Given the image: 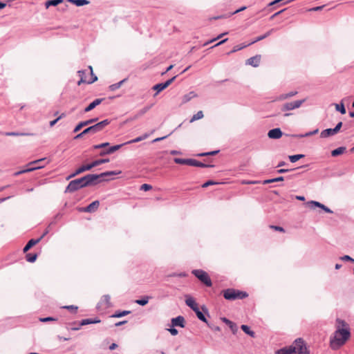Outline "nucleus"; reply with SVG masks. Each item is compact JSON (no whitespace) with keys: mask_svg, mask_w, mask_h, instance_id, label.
<instances>
[{"mask_svg":"<svg viewBox=\"0 0 354 354\" xmlns=\"http://www.w3.org/2000/svg\"><path fill=\"white\" fill-rule=\"evenodd\" d=\"M100 206V202L98 201H93L88 206L82 209V211L85 212H94Z\"/></svg>","mask_w":354,"mask_h":354,"instance_id":"18","label":"nucleus"},{"mask_svg":"<svg viewBox=\"0 0 354 354\" xmlns=\"http://www.w3.org/2000/svg\"><path fill=\"white\" fill-rule=\"evenodd\" d=\"M277 30L276 28H272L270 30H269L268 32H266L265 34L261 35V36H259L257 37H256L253 41H252L250 44H248V45H251V44H253L257 41H261L266 38H267L268 37H269L272 32H275Z\"/></svg>","mask_w":354,"mask_h":354,"instance_id":"22","label":"nucleus"},{"mask_svg":"<svg viewBox=\"0 0 354 354\" xmlns=\"http://www.w3.org/2000/svg\"><path fill=\"white\" fill-rule=\"evenodd\" d=\"M304 102H305V100L303 99V100H296L294 102L285 103L281 106V111L283 112H286L288 111L294 110L295 109H298L301 106V104Z\"/></svg>","mask_w":354,"mask_h":354,"instance_id":"8","label":"nucleus"},{"mask_svg":"<svg viewBox=\"0 0 354 354\" xmlns=\"http://www.w3.org/2000/svg\"><path fill=\"white\" fill-rule=\"evenodd\" d=\"M283 136V132L280 128H274L269 130L268 136L270 139H279Z\"/></svg>","mask_w":354,"mask_h":354,"instance_id":"14","label":"nucleus"},{"mask_svg":"<svg viewBox=\"0 0 354 354\" xmlns=\"http://www.w3.org/2000/svg\"><path fill=\"white\" fill-rule=\"evenodd\" d=\"M261 62V55H257L253 56L249 59H248L245 62V64L250 65L253 67H257L259 66Z\"/></svg>","mask_w":354,"mask_h":354,"instance_id":"15","label":"nucleus"},{"mask_svg":"<svg viewBox=\"0 0 354 354\" xmlns=\"http://www.w3.org/2000/svg\"><path fill=\"white\" fill-rule=\"evenodd\" d=\"M151 298V297H150V296H147V295L143 296L142 298H140L139 299H136L135 301V303H136L137 304H138L140 306H144L148 304V302Z\"/></svg>","mask_w":354,"mask_h":354,"instance_id":"30","label":"nucleus"},{"mask_svg":"<svg viewBox=\"0 0 354 354\" xmlns=\"http://www.w3.org/2000/svg\"><path fill=\"white\" fill-rule=\"evenodd\" d=\"M227 32L221 33V34H220L217 37L214 38V39H211V40H209V41H206V42L204 44V45H203V46H207V45H208L209 44H210V43H212V42H213V41H216V40H217V39H218L221 38L223 35H227Z\"/></svg>","mask_w":354,"mask_h":354,"instance_id":"51","label":"nucleus"},{"mask_svg":"<svg viewBox=\"0 0 354 354\" xmlns=\"http://www.w3.org/2000/svg\"><path fill=\"white\" fill-rule=\"evenodd\" d=\"M88 324H91V318L84 319L80 322V326H83Z\"/></svg>","mask_w":354,"mask_h":354,"instance_id":"53","label":"nucleus"},{"mask_svg":"<svg viewBox=\"0 0 354 354\" xmlns=\"http://www.w3.org/2000/svg\"><path fill=\"white\" fill-rule=\"evenodd\" d=\"M96 176L95 174H87L83 177L80 178H77L70 181L68 185L65 189V193H73L82 188L91 186L95 185L98 184V182L96 181Z\"/></svg>","mask_w":354,"mask_h":354,"instance_id":"2","label":"nucleus"},{"mask_svg":"<svg viewBox=\"0 0 354 354\" xmlns=\"http://www.w3.org/2000/svg\"><path fill=\"white\" fill-rule=\"evenodd\" d=\"M347 100H348V98L344 97V98L342 99L339 104H335L336 111H339L341 114H345L346 111L344 102Z\"/></svg>","mask_w":354,"mask_h":354,"instance_id":"26","label":"nucleus"},{"mask_svg":"<svg viewBox=\"0 0 354 354\" xmlns=\"http://www.w3.org/2000/svg\"><path fill=\"white\" fill-rule=\"evenodd\" d=\"M217 184H218V182L209 180H207V182H205V183H203L202 185V187L205 188V187H207L209 185H217Z\"/></svg>","mask_w":354,"mask_h":354,"instance_id":"50","label":"nucleus"},{"mask_svg":"<svg viewBox=\"0 0 354 354\" xmlns=\"http://www.w3.org/2000/svg\"><path fill=\"white\" fill-rule=\"evenodd\" d=\"M110 144L109 142H103L99 145H95L93 146V148L94 149H102L100 153L99 156H104L106 155H109L113 153L115 151L119 150L122 146L124 145V144H120L113 145L111 147H109Z\"/></svg>","mask_w":354,"mask_h":354,"instance_id":"4","label":"nucleus"},{"mask_svg":"<svg viewBox=\"0 0 354 354\" xmlns=\"http://www.w3.org/2000/svg\"><path fill=\"white\" fill-rule=\"evenodd\" d=\"M102 98H97L91 102L84 110V113H87L95 109L97 105L100 104L102 102Z\"/></svg>","mask_w":354,"mask_h":354,"instance_id":"21","label":"nucleus"},{"mask_svg":"<svg viewBox=\"0 0 354 354\" xmlns=\"http://www.w3.org/2000/svg\"><path fill=\"white\" fill-rule=\"evenodd\" d=\"M37 259V254L28 253L26 255V259L28 262L34 263Z\"/></svg>","mask_w":354,"mask_h":354,"instance_id":"41","label":"nucleus"},{"mask_svg":"<svg viewBox=\"0 0 354 354\" xmlns=\"http://www.w3.org/2000/svg\"><path fill=\"white\" fill-rule=\"evenodd\" d=\"M297 94V91H290L288 93L281 94L279 95L275 100L282 101L288 98L292 97Z\"/></svg>","mask_w":354,"mask_h":354,"instance_id":"28","label":"nucleus"},{"mask_svg":"<svg viewBox=\"0 0 354 354\" xmlns=\"http://www.w3.org/2000/svg\"><path fill=\"white\" fill-rule=\"evenodd\" d=\"M212 330L214 331H220L221 328L218 326H214L212 324H210L208 322L207 324H206Z\"/></svg>","mask_w":354,"mask_h":354,"instance_id":"57","label":"nucleus"},{"mask_svg":"<svg viewBox=\"0 0 354 354\" xmlns=\"http://www.w3.org/2000/svg\"><path fill=\"white\" fill-rule=\"evenodd\" d=\"M73 325H74L73 327H72L71 329L73 330H78L80 329L82 326H80V322L77 324L76 322L72 323Z\"/></svg>","mask_w":354,"mask_h":354,"instance_id":"63","label":"nucleus"},{"mask_svg":"<svg viewBox=\"0 0 354 354\" xmlns=\"http://www.w3.org/2000/svg\"><path fill=\"white\" fill-rule=\"evenodd\" d=\"M185 322V318L181 315H179L176 317L171 319V326H175V327L178 326L180 328H184Z\"/></svg>","mask_w":354,"mask_h":354,"instance_id":"16","label":"nucleus"},{"mask_svg":"<svg viewBox=\"0 0 354 354\" xmlns=\"http://www.w3.org/2000/svg\"><path fill=\"white\" fill-rule=\"evenodd\" d=\"M340 259L342 260V261H351V262L352 260H353V258L351 257L348 255H344V256L340 257Z\"/></svg>","mask_w":354,"mask_h":354,"instance_id":"62","label":"nucleus"},{"mask_svg":"<svg viewBox=\"0 0 354 354\" xmlns=\"http://www.w3.org/2000/svg\"><path fill=\"white\" fill-rule=\"evenodd\" d=\"M190 166L198 167L202 168L214 167V165L212 164H205L196 159L191 158Z\"/></svg>","mask_w":354,"mask_h":354,"instance_id":"19","label":"nucleus"},{"mask_svg":"<svg viewBox=\"0 0 354 354\" xmlns=\"http://www.w3.org/2000/svg\"><path fill=\"white\" fill-rule=\"evenodd\" d=\"M248 46H249V45L248 44ZM246 46H247V45H236V46H234L233 49L228 54L235 53L238 50H240L244 48Z\"/></svg>","mask_w":354,"mask_h":354,"instance_id":"49","label":"nucleus"},{"mask_svg":"<svg viewBox=\"0 0 354 354\" xmlns=\"http://www.w3.org/2000/svg\"><path fill=\"white\" fill-rule=\"evenodd\" d=\"M346 148L345 147H339L331 151V156L333 157L338 156L346 151Z\"/></svg>","mask_w":354,"mask_h":354,"instance_id":"33","label":"nucleus"},{"mask_svg":"<svg viewBox=\"0 0 354 354\" xmlns=\"http://www.w3.org/2000/svg\"><path fill=\"white\" fill-rule=\"evenodd\" d=\"M342 125V122H339L334 128H329L322 131L320 137L322 138H326L337 134L340 131Z\"/></svg>","mask_w":354,"mask_h":354,"instance_id":"7","label":"nucleus"},{"mask_svg":"<svg viewBox=\"0 0 354 354\" xmlns=\"http://www.w3.org/2000/svg\"><path fill=\"white\" fill-rule=\"evenodd\" d=\"M223 297L229 301H234L236 299H243L248 297V294L245 291L234 288H227L223 290Z\"/></svg>","mask_w":354,"mask_h":354,"instance_id":"5","label":"nucleus"},{"mask_svg":"<svg viewBox=\"0 0 354 354\" xmlns=\"http://www.w3.org/2000/svg\"><path fill=\"white\" fill-rule=\"evenodd\" d=\"M185 304L192 310H194L196 308L198 307L194 299L189 295H186Z\"/></svg>","mask_w":354,"mask_h":354,"instance_id":"24","label":"nucleus"},{"mask_svg":"<svg viewBox=\"0 0 354 354\" xmlns=\"http://www.w3.org/2000/svg\"><path fill=\"white\" fill-rule=\"evenodd\" d=\"M152 189V186L149 184H142L140 187V190L147 192Z\"/></svg>","mask_w":354,"mask_h":354,"instance_id":"52","label":"nucleus"},{"mask_svg":"<svg viewBox=\"0 0 354 354\" xmlns=\"http://www.w3.org/2000/svg\"><path fill=\"white\" fill-rule=\"evenodd\" d=\"M55 320H56V319L53 317H46L39 319V321L41 322H47L55 321Z\"/></svg>","mask_w":354,"mask_h":354,"instance_id":"56","label":"nucleus"},{"mask_svg":"<svg viewBox=\"0 0 354 354\" xmlns=\"http://www.w3.org/2000/svg\"><path fill=\"white\" fill-rule=\"evenodd\" d=\"M149 133H145L139 137H137L135 139H133L131 140H129L127 142H124V145H127V144H131V143H135V142H140L142 140H145L146 138H147L149 137Z\"/></svg>","mask_w":354,"mask_h":354,"instance_id":"31","label":"nucleus"},{"mask_svg":"<svg viewBox=\"0 0 354 354\" xmlns=\"http://www.w3.org/2000/svg\"><path fill=\"white\" fill-rule=\"evenodd\" d=\"M296 353V347L294 346H290L288 347H283L275 352V354H294Z\"/></svg>","mask_w":354,"mask_h":354,"instance_id":"17","label":"nucleus"},{"mask_svg":"<svg viewBox=\"0 0 354 354\" xmlns=\"http://www.w3.org/2000/svg\"><path fill=\"white\" fill-rule=\"evenodd\" d=\"M91 166L89 164H87V165H82L81 167H80L79 168H77L73 173H72L71 174H70L67 178L66 179L67 180H69L72 178H74L75 176L86 171H89L91 169Z\"/></svg>","mask_w":354,"mask_h":354,"instance_id":"13","label":"nucleus"},{"mask_svg":"<svg viewBox=\"0 0 354 354\" xmlns=\"http://www.w3.org/2000/svg\"><path fill=\"white\" fill-rule=\"evenodd\" d=\"M308 204L311 208H315V207L322 208V205H323L322 203H321L318 201H310L308 202Z\"/></svg>","mask_w":354,"mask_h":354,"instance_id":"47","label":"nucleus"},{"mask_svg":"<svg viewBox=\"0 0 354 354\" xmlns=\"http://www.w3.org/2000/svg\"><path fill=\"white\" fill-rule=\"evenodd\" d=\"M219 152V150L216 151H212L209 152H204L197 154L198 156L203 157V156H214L217 154Z\"/></svg>","mask_w":354,"mask_h":354,"instance_id":"46","label":"nucleus"},{"mask_svg":"<svg viewBox=\"0 0 354 354\" xmlns=\"http://www.w3.org/2000/svg\"><path fill=\"white\" fill-rule=\"evenodd\" d=\"M286 9H283V10H281L277 12H275L274 14H273L270 17V20H272L274 19L275 17H277V16L279 15L280 14H281L283 12H284Z\"/></svg>","mask_w":354,"mask_h":354,"instance_id":"60","label":"nucleus"},{"mask_svg":"<svg viewBox=\"0 0 354 354\" xmlns=\"http://www.w3.org/2000/svg\"><path fill=\"white\" fill-rule=\"evenodd\" d=\"M196 96L197 95L194 91H191L183 96V102L186 103Z\"/></svg>","mask_w":354,"mask_h":354,"instance_id":"38","label":"nucleus"},{"mask_svg":"<svg viewBox=\"0 0 354 354\" xmlns=\"http://www.w3.org/2000/svg\"><path fill=\"white\" fill-rule=\"evenodd\" d=\"M304 157V154H295V155L289 156L288 158L291 162L294 163Z\"/></svg>","mask_w":354,"mask_h":354,"instance_id":"44","label":"nucleus"},{"mask_svg":"<svg viewBox=\"0 0 354 354\" xmlns=\"http://www.w3.org/2000/svg\"><path fill=\"white\" fill-rule=\"evenodd\" d=\"M176 77V76H174L173 77H171V78L169 79L168 80H167L166 82H163L164 84L165 85V87L167 88L174 81Z\"/></svg>","mask_w":354,"mask_h":354,"instance_id":"59","label":"nucleus"},{"mask_svg":"<svg viewBox=\"0 0 354 354\" xmlns=\"http://www.w3.org/2000/svg\"><path fill=\"white\" fill-rule=\"evenodd\" d=\"M3 135L6 136H33L34 133L19 131H7L4 132Z\"/></svg>","mask_w":354,"mask_h":354,"instance_id":"25","label":"nucleus"},{"mask_svg":"<svg viewBox=\"0 0 354 354\" xmlns=\"http://www.w3.org/2000/svg\"><path fill=\"white\" fill-rule=\"evenodd\" d=\"M284 179H285V177H283V176H279V177H277V178H274L264 180L263 181V185H266V184H269V183L283 181Z\"/></svg>","mask_w":354,"mask_h":354,"instance_id":"35","label":"nucleus"},{"mask_svg":"<svg viewBox=\"0 0 354 354\" xmlns=\"http://www.w3.org/2000/svg\"><path fill=\"white\" fill-rule=\"evenodd\" d=\"M40 242V239H30L28 243H26V245L24 246V248H23V252L24 253H26L31 248H32L34 245H35L36 244H37L38 243Z\"/></svg>","mask_w":354,"mask_h":354,"instance_id":"27","label":"nucleus"},{"mask_svg":"<svg viewBox=\"0 0 354 354\" xmlns=\"http://www.w3.org/2000/svg\"><path fill=\"white\" fill-rule=\"evenodd\" d=\"M337 329L333 337H330V346L333 350H337L343 346L351 336L348 324L341 319H337Z\"/></svg>","mask_w":354,"mask_h":354,"instance_id":"1","label":"nucleus"},{"mask_svg":"<svg viewBox=\"0 0 354 354\" xmlns=\"http://www.w3.org/2000/svg\"><path fill=\"white\" fill-rule=\"evenodd\" d=\"M98 305L104 306L105 308L111 307V297L109 295H104L102 297Z\"/></svg>","mask_w":354,"mask_h":354,"instance_id":"20","label":"nucleus"},{"mask_svg":"<svg viewBox=\"0 0 354 354\" xmlns=\"http://www.w3.org/2000/svg\"><path fill=\"white\" fill-rule=\"evenodd\" d=\"M121 173V171H107L99 174H95V176H97L96 181L98 182V183H100L101 182L107 180L106 179H105V178L106 177L118 175L120 174Z\"/></svg>","mask_w":354,"mask_h":354,"instance_id":"10","label":"nucleus"},{"mask_svg":"<svg viewBox=\"0 0 354 354\" xmlns=\"http://www.w3.org/2000/svg\"><path fill=\"white\" fill-rule=\"evenodd\" d=\"M174 161L176 164L179 165H186L190 166L191 162V158H175L174 159Z\"/></svg>","mask_w":354,"mask_h":354,"instance_id":"32","label":"nucleus"},{"mask_svg":"<svg viewBox=\"0 0 354 354\" xmlns=\"http://www.w3.org/2000/svg\"><path fill=\"white\" fill-rule=\"evenodd\" d=\"M241 328L247 335H250L252 337H254L255 333L253 330H252L250 326H248V325L243 324L241 326Z\"/></svg>","mask_w":354,"mask_h":354,"instance_id":"34","label":"nucleus"},{"mask_svg":"<svg viewBox=\"0 0 354 354\" xmlns=\"http://www.w3.org/2000/svg\"><path fill=\"white\" fill-rule=\"evenodd\" d=\"M62 2L63 0H48L45 3V6L48 8L50 6H56Z\"/></svg>","mask_w":354,"mask_h":354,"instance_id":"40","label":"nucleus"},{"mask_svg":"<svg viewBox=\"0 0 354 354\" xmlns=\"http://www.w3.org/2000/svg\"><path fill=\"white\" fill-rule=\"evenodd\" d=\"M176 77V76H174L173 77H171V78L169 79L168 80H167L166 82H163L164 84L165 85V87L167 88L174 81Z\"/></svg>","mask_w":354,"mask_h":354,"instance_id":"58","label":"nucleus"},{"mask_svg":"<svg viewBox=\"0 0 354 354\" xmlns=\"http://www.w3.org/2000/svg\"><path fill=\"white\" fill-rule=\"evenodd\" d=\"M126 80H127V79H124L118 83L113 84L110 85L109 86L110 91H114L118 89L122 85V84L124 82H126Z\"/></svg>","mask_w":354,"mask_h":354,"instance_id":"43","label":"nucleus"},{"mask_svg":"<svg viewBox=\"0 0 354 354\" xmlns=\"http://www.w3.org/2000/svg\"><path fill=\"white\" fill-rule=\"evenodd\" d=\"M63 308H66V309H68V310H70L73 311L75 313L77 312V310L78 308L77 306H74V305L65 306Z\"/></svg>","mask_w":354,"mask_h":354,"instance_id":"54","label":"nucleus"},{"mask_svg":"<svg viewBox=\"0 0 354 354\" xmlns=\"http://www.w3.org/2000/svg\"><path fill=\"white\" fill-rule=\"evenodd\" d=\"M131 313L130 310L116 311L111 317L120 318Z\"/></svg>","mask_w":354,"mask_h":354,"instance_id":"37","label":"nucleus"},{"mask_svg":"<svg viewBox=\"0 0 354 354\" xmlns=\"http://www.w3.org/2000/svg\"><path fill=\"white\" fill-rule=\"evenodd\" d=\"M204 116L202 111H198L196 114H194L190 120V122H193L196 120H200L203 118Z\"/></svg>","mask_w":354,"mask_h":354,"instance_id":"45","label":"nucleus"},{"mask_svg":"<svg viewBox=\"0 0 354 354\" xmlns=\"http://www.w3.org/2000/svg\"><path fill=\"white\" fill-rule=\"evenodd\" d=\"M270 227L276 231L282 232H285V230L282 227H280V226L270 225Z\"/></svg>","mask_w":354,"mask_h":354,"instance_id":"61","label":"nucleus"},{"mask_svg":"<svg viewBox=\"0 0 354 354\" xmlns=\"http://www.w3.org/2000/svg\"><path fill=\"white\" fill-rule=\"evenodd\" d=\"M192 273L207 287H211L212 286V282L209 276L204 270L200 269L193 270Z\"/></svg>","mask_w":354,"mask_h":354,"instance_id":"6","label":"nucleus"},{"mask_svg":"<svg viewBox=\"0 0 354 354\" xmlns=\"http://www.w3.org/2000/svg\"><path fill=\"white\" fill-rule=\"evenodd\" d=\"M167 330L171 333V335H172L174 336L178 335V331L176 328H175V326H171V327Z\"/></svg>","mask_w":354,"mask_h":354,"instance_id":"55","label":"nucleus"},{"mask_svg":"<svg viewBox=\"0 0 354 354\" xmlns=\"http://www.w3.org/2000/svg\"><path fill=\"white\" fill-rule=\"evenodd\" d=\"M42 167H44V166H36V167H28V168H27L26 169L17 171L15 174L16 176H18V175L24 174V173H27V172L32 171L38 169H41Z\"/></svg>","mask_w":354,"mask_h":354,"instance_id":"39","label":"nucleus"},{"mask_svg":"<svg viewBox=\"0 0 354 354\" xmlns=\"http://www.w3.org/2000/svg\"><path fill=\"white\" fill-rule=\"evenodd\" d=\"M166 87L163 82L156 84L152 87L153 90L156 91L155 95H156L158 93L161 92Z\"/></svg>","mask_w":354,"mask_h":354,"instance_id":"36","label":"nucleus"},{"mask_svg":"<svg viewBox=\"0 0 354 354\" xmlns=\"http://www.w3.org/2000/svg\"><path fill=\"white\" fill-rule=\"evenodd\" d=\"M321 209H323L326 213H329V214H332L333 213V211L330 208H328V207L324 205V204L322 205V208Z\"/></svg>","mask_w":354,"mask_h":354,"instance_id":"64","label":"nucleus"},{"mask_svg":"<svg viewBox=\"0 0 354 354\" xmlns=\"http://www.w3.org/2000/svg\"><path fill=\"white\" fill-rule=\"evenodd\" d=\"M201 310H201L200 308L198 307L193 311L196 313V315L199 320H201L203 322H205V324H207V320L205 317V315L209 316L208 309L205 306L203 305L201 306Z\"/></svg>","mask_w":354,"mask_h":354,"instance_id":"9","label":"nucleus"},{"mask_svg":"<svg viewBox=\"0 0 354 354\" xmlns=\"http://www.w3.org/2000/svg\"><path fill=\"white\" fill-rule=\"evenodd\" d=\"M98 120L97 118H91L85 121H82L79 122L75 127L73 129V133H77L79 131H80L83 127L88 126L89 124H91L95 122H97Z\"/></svg>","mask_w":354,"mask_h":354,"instance_id":"11","label":"nucleus"},{"mask_svg":"<svg viewBox=\"0 0 354 354\" xmlns=\"http://www.w3.org/2000/svg\"><path fill=\"white\" fill-rule=\"evenodd\" d=\"M295 344L296 353H294V354H308L307 348L304 345V342L301 339L299 338L298 339H296Z\"/></svg>","mask_w":354,"mask_h":354,"instance_id":"12","label":"nucleus"},{"mask_svg":"<svg viewBox=\"0 0 354 354\" xmlns=\"http://www.w3.org/2000/svg\"><path fill=\"white\" fill-rule=\"evenodd\" d=\"M109 162V158H102V159L95 160L93 161L92 162L89 163V165H91V168L92 169L95 167L99 166L102 164L106 163Z\"/></svg>","mask_w":354,"mask_h":354,"instance_id":"29","label":"nucleus"},{"mask_svg":"<svg viewBox=\"0 0 354 354\" xmlns=\"http://www.w3.org/2000/svg\"><path fill=\"white\" fill-rule=\"evenodd\" d=\"M111 122V120L109 119H105L101 122H99L93 125H91L85 129H84L81 133H78L74 137V139L78 140L82 138L84 136L91 133L95 134L98 132L102 131L107 125H109Z\"/></svg>","mask_w":354,"mask_h":354,"instance_id":"3","label":"nucleus"},{"mask_svg":"<svg viewBox=\"0 0 354 354\" xmlns=\"http://www.w3.org/2000/svg\"><path fill=\"white\" fill-rule=\"evenodd\" d=\"M318 132H319V129H316L313 131H309V132L306 133L304 135H297L296 136L299 137V138L308 137V136L315 135V134L317 133Z\"/></svg>","mask_w":354,"mask_h":354,"instance_id":"48","label":"nucleus"},{"mask_svg":"<svg viewBox=\"0 0 354 354\" xmlns=\"http://www.w3.org/2000/svg\"><path fill=\"white\" fill-rule=\"evenodd\" d=\"M89 68L91 71V78L90 80H86V79H84L82 77L81 80H80V81H78V82H77L78 85H80L82 83L92 84V83L95 82V81H97V77L95 75L93 74L92 67L89 66Z\"/></svg>","mask_w":354,"mask_h":354,"instance_id":"23","label":"nucleus"},{"mask_svg":"<svg viewBox=\"0 0 354 354\" xmlns=\"http://www.w3.org/2000/svg\"><path fill=\"white\" fill-rule=\"evenodd\" d=\"M68 1L73 3L76 6H83L84 5L88 4L89 1L87 0H68Z\"/></svg>","mask_w":354,"mask_h":354,"instance_id":"42","label":"nucleus"}]
</instances>
